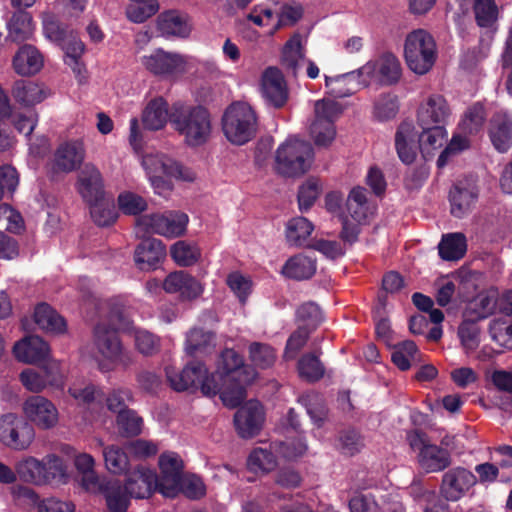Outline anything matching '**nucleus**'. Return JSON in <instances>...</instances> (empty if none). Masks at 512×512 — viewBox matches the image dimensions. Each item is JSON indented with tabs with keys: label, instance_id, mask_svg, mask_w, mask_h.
<instances>
[{
	"label": "nucleus",
	"instance_id": "obj_22",
	"mask_svg": "<svg viewBox=\"0 0 512 512\" xmlns=\"http://www.w3.org/2000/svg\"><path fill=\"white\" fill-rule=\"evenodd\" d=\"M452 116L451 108L442 95H428L419 104L417 122L420 127L445 125Z\"/></svg>",
	"mask_w": 512,
	"mask_h": 512
},
{
	"label": "nucleus",
	"instance_id": "obj_35",
	"mask_svg": "<svg viewBox=\"0 0 512 512\" xmlns=\"http://www.w3.org/2000/svg\"><path fill=\"white\" fill-rule=\"evenodd\" d=\"M170 116L167 101L162 97H156L146 104L141 120L145 129L157 131L166 126Z\"/></svg>",
	"mask_w": 512,
	"mask_h": 512
},
{
	"label": "nucleus",
	"instance_id": "obj_50",
	"mask_svg": "<svg viewBox=\"0 0 512 512\" xmlns=\"http://www.w3.org/2000/svg\"><path fill=\"white\" fill-rule=\"evenodd\" d=\"M466 250V237L462 233L446 234L439 243V255L447 261L461 259L465 255Z\"/></svg>",
	"mask_w": 512,
	"mask_h": 512
},
{
	"label": "nucleus",
	"instance_id": "obj_25",
	"mask_svg": "<svg viewBox=\"0 0 512 512\" xmlns=\"http://www.w3.org/2000/svg\"><path fill=\"white\" fill-rule=\"evenodd\" d=\"M68 392L78 404L87 405L92 410H99L91 414L92 421L106 424V413L104 406L101 405L102 392L96 386L85 380H79L70 385Z\"/></svg>",
	"mask_w": 512,
	"mask_h": 512
},
{
	"label": "nucleus",
	"instance_id": "obj_47",
	"mask_svg": "<svg viewBox=\"0 0 512 512\" xmlns=\"http://www.w3.org/2000/svg\"><path fill=\"white\" fill-rule=\"evenodd\" d=\"M490 138L499 152H507L511 144L510 119L507 113L493 117L490 127Z\"/></svg>",
	"mask_w": 512,
	"mask_h": 512
},
{
	"label": "nucleus",
	"instance_id": "obj_7",
	"mask_svg": "<svg viewBox=\"0 0 512 512\" xmlns=\"http://www.w3.org/2000/svg\"><path fill=\"white\" fill-rule=\"evenodd\" d=\"M403 56L407 67L417 75L428 73L437 58V47L432 35L424 29L409 32L404 40Z\"/></svg>",
	"mask_w": 512,
	"mask_h": 512
},
{
	"label": "nucleus",
	"instance_id": "obj_30",
	"mask_svg": "<svg viewBox=\"0 0 512 512\" xmlns=\"http://www.w3.org/2000/svg\"><path fill=\"white\" fill-rule=\"evenodd\" d=\"M15 357L24 363L34 364L53 361L49 358L50 348L48 344L38 336L26 337L14 345Z\"/></svg>",
	"mask_w": 512,
	"mask_h": 512
},
{
	"label": "nucleus",
	"instance_id": "obj_42",
	"mask_svg": "<svg viewBox=\"0 0 512 512\" xmlns=\"http://www.w3.org/2000/svg\"><path fill=\"white\" fill-rule=\"evenodd\" d=\"M119 328L123 332L128 333L134 340V345L137 351L145 356L156 353L160 346V339L152 334L151 332L136 328L128 321L125 320V324H120Z\"/></svg>",
	"mask_w": 512,
	"mask_h": 512
},
{
	"label": "nucleus",
	"instance_id": "obj_32",
	"mask_svg": "<svg viewBox=\"0 0 512 512\" xmlns=\"http://www.w3.org/2000/svg\"><path fill=\"white\" fill-rule=\"evenodd\" d=\"M59 46L65 52V63L72 69L80 83L85 82L87 78L86 69L84 64L80 61L85 51L84 43L73 31H70L66 39L63 40Z\"/></svg>",
	"mask_w": 512,
	"mask_h": 512
},
{
	"label": "nucleus",
	"instance_id": "obj_34",
	"mask_svg": "<svg viewBox=\"0 0 512 512\" xmlns=\"http://www.w3.org/2000/svg\"><path fill=\"white\" fill-rule=\"evenodd\" d=\"M395 147L400 160L405 164H411L419 149L417 145V132L410 122L402 123L395 136Z\"/></svg>",
	"mask_w": 512,
	"mask_h": 512
},
{
	"label": "nucleus",
	"instance_id": "obj_52",
	"mask_svg": "<svg viewBox=\"0 0 512 512\" xmlns=\"http://www.w3.org/2000/svg\"><path fill=\"white\" fill-rule=\"evenodd\" d=\"M170 255L178 266L189 267L199 261L201 250L195 243L180 240L170 247Z\"/></svg>",
	"mask_w": 512,
	"mask_h": 512
},
{
	"label": "nucleus",
	"instance_id": "obj_4",
	"mask_svg": "<svg viewBox=\"0 0 512 512\" xmlns=\"http://www.w3.org/2000/svg\"><path fill=\"white\" fill-rule=\"evenodd\" d=\"M141 165L158 195H165L172 190V180L192 182L196 178L193 170L160 152L144 154Z\"/></svg>",
	"mask_w": 512,
	"mask_h": 512
},
{
	"label": "nucleus",
	"instance_id": "obj_61",
	"mask_svg": "<svg viewBox=\"0 0 512 512\" xmlns=\"http://www.w3.org/2000/svg\"><path fill=\"white\" fill-rule=\"evenodd\" d=\"M159 9L157 0H136L126 8L127 18L134 23H143Z\"/></svg>",
	"mask_w": 512,
	"mask_h": 512
},
{
	"label": "nucleus",
	"instance_id": "obj_39",
	"mask_svg": "<svg viewBox=\"0 0 512 512\" xmlns=\"http://www.w3.org/2000/svg\"><path fill=\"white\" fill-rule=\"evenodd\" d=\"M12 93L14 99L24 106H34L49 96V90L44 85L32 81H18Z\"/></svg>",
	"mask_w": 512,
	"mask_h": 512
},
{
	"label": "nucleus",
	"instance_id": "obj_24",
	"mask_svg": "<svg viewBox=\"0 0 512 512\" xmlns=\"http://www.w3.org/2000/svg\"><path fill=\"white\" fill-rule=\"evenodd\" d=\"M166 293L178 294L183 300L192 301L202 296L205 285L190 273L179 270L169 273L162 283Z\"/></svg>",
	"mask_w": 512,
	"mask_h": 512
},
{
	"label": "nucleus",
	"instance_id": "obj_20",
	"mask_svg": "<svg viewBox=\"0 0 512 512\" xmlns=\"http://www.w3.org/2000/svg\"><path fill=\"white\" fill-rule=\"evenodd\" d=\"M20 381L29 391L39 393L47 387L62 389L64 386V374L60 369V363L49 361L42 372L28 368L21 372Z\"/></svg>",
	"mask_w": 512,
	"mask_h": 512
},
{
	"label": "nucleus",
	"instance_id": "obj_28",
	"mask_svg": "<svg viewBox=\"0 0 512 512\" xmlns=\"http://www.w3.org/2000/svg\"><path fill=\"white\" fill-rule=\"evenodd\" d=\"M508 302H511L509 293L499 297L495 290L483 292L467 304L463 317L481 320L488 317L494 311L496 313L499 312Z\"/></svg>",
	"mask_w": 512,
	"mask_h": 512
},
{
	"label": "nucleus",
	"instance_id": "obj_14",
	"mask_svg": "<svg viewBox=\"0 0 512 512\" xmlns=\"http://www.w3.org/2000/svg\"><path fill=\"white\" fill-rule=\"evenodd\" d=\"M35 428L22 416L7 413L0 417V442L14 451L27 450L35 440Z\"/></svg>",
	"mask_w": 512,
	"mask_h": 512
},
{
	"label": "nucleus",
	"instance_id": "obj_27",
	"mask_svg": "<svg viewBox=\"0 0 512 512\" xmlns=\"http://www.w3.org/2000/svg\"><path fill=\"white\" fill-rule=\"evenodd\" d=\"M477 482L476 476L469 470L457 467L443 475L441 484L442 495L450 501L463 497Z\"/></svg>",
	"mask_w": 512,
	"mask_h": 512
},
{
	"label": "nucleus",
	"instance_id": "obj_44",
	"mask_svg": "<svg viewBox=\"0 0 512 512\" xmlns=\"http://www.w3.org/2000/svg\"><path fill=\"white\" fill-rule=\"evenodd\" d=\"M15 469L25 482L34 484L47 482V468L44 460L40 461L32 456L25 457L16 464Z\"/></svg>",
	"mask_w": 512,
	"mask_h": 512
},
{
	"label": "nucleus",
	"instance_id": "obj_12",
	"mask_svg": "<svg viewBox=\"0 0 512 512\" xmlns=\"http://www.w3.org/2000/svg\"><path fill=\"white\" fill-rule=\"evenodd\" d=\"M188 216L179 211L153 213L139 217L136 221L138 233L158 234L167 238L183 235L188 224Z\"/></svg>",
	"mask_w": 512,
	"mask_h": 512
},
{
	"label": "nucleus",
	"instance_id": "obj_40",
	"mask_svg": "<svg viewBox=\"0 0 512 512\" xmlns=\"http://www.w3.org/2000/svg\"><path fill=\"white\" fill-rule=\"evenodd\" d=\"M315 272L316 261L302 253L290 257L281 269L283 276L294 280L309 279Z\"/></svg>",
	"mask_w": 512,
	"mask_h": 512
},
{
	"label": "nucleus",
	"instance_id": "obj_10",
	"mask_svg": "<svg viewBox=\"0 0 512 512\" xmlns=\"http://www.w3.org/2000/svg\"><path fill=\"white\" fill-rule=\"evenodd\" d=\"M166 376L171 387L176 391L199 388L206 396H215L220 391V385L215 376L208 374L206 367L199 362L188 364L181 372L174 368H166Z\"/></svg>",
	"mask_w": 512,
	"mask_h": 512
},
{
	"label": "nucleus",
	"instance_id": "obj_1",
	"mask_svg": "<svg viewBox=\"0 0 512 512\" xmlns=\"http://www.w3.org/2000/svg\"><path fill=\"white\" fill-rule=\"evenodd\" d=\"M215 381L220 385V398L229 408L238 406L246 397L245 386L253 382L257 372L245 365L233 349H225L217 360Z\"/></svg>",
	"mask_w": 512,
	"mask_h": 512
},
{
	"label": "nucleus",
	"instance_id": "obj_56",
	"mask_svg": "<svg viewBox=\"0 0 512 512\" xmlns=\"http://www.w3.org/2000/svg\"><path fill=\"white\" fill-rule=\"evenodd\" d=\"M277 460L270 449L255 448L247 459V467L253 473H267L275 469Z\"/></svg>",
	"mask_w": 512,
	"mask_h": 512
},
{
	"label": "nucleus",
	"instance_id": "obj_26",
	"mask_svg": "<svg viewBox=\"0 0 512 512\" xmlns=\"http://www.w3.org/2000/svg\"><path fill=\"white\" fill-rule=\"evenodd\" d=\"M264 411L258 401H249L242 406L234 416V425L242 438H252L262 429Z\"/></svg>",
	"mask_w": 512,
	"mask_h": 512
},
{
	"label": "nucleus",
	"instance_id": "obj_59",
	"mask_svg": "<svg viewBox=\"0 0 512 512\" xmlns=\"http://www.w3.org/2000/svg\"><path fill=\"white\" fill-rule=\"evenodd\" d=\"M476 319L464 317L458 329V336L465 352H473L480 343V328Z\"/></svg>",
	"mask_w": 512,
	"mask_h": 512
},
{
	"label": "nucleus",
	"instance_id": "obj_8",
	"mask_svg": "<svg viewBox=\"0 0 512 512\" xmlns=\"http://www.w3.org/2000/svg\"><path fill=\"white\" fill-rule=\"evenodd\" d=\"M222 130L227 140L235 145H244L256 134L257 116L246 102H235L225 111Z\"/></svg>",
	"mask_w": 512,
	"mask_h": 512
},
{
	"label": "nucleus",
	"instance_id": "obj_63",
	"mask_svg": "<svg viewBox=\"0 0 512 512\" xmlns=\"http://www.w3.org/2000/svg\"><path fill=\"white\" fill-rule=\"evenodd\" d=\"M103 457L105 466L111 473L120 474L128 468V457L118 446L109 445L104 447Z\"/></svg>",
	"mask_w": 512,
	"mask_h": 512
},
{
	"label": "nucleus",
	"instance_id": "obj_45",
	"mask_svg": "<svg viewBox=\"0 0 512 512\" xmlns=\"http://www.w3.org/2000/svg\"><path fill=\"white\" fill-rule=\"evenodd\" d=\"M34 320L40 329L47 332L62 333L66 329L64 319L46 303H40L35 307Z\"/></svg>",
	"mask_w": 512,
	"mask_h": 512
},
{
	"label": "nucleus",
	"instance_id": "obj_16",
	"mask_svg": "<svg viewBox=\"0 0 512 512\" xmlns=\"http://www.w3.org/2000/svg\"><path fill=\"white\" fill-rule=\"evenodd\" d=\"M407 441L411 449L417 452L418 463L424 471L438 472L449 465V453L431 444L425 434L411 431L407 434Z\"/></svg>",
	"mask_w": 512,
	"mask_h": 512
},
{
	"label": "nucleus",
	"instance_id": "obj_58",
	"mask_svg": "<svg viewBox=\"0 0 512 512\" xmlns=\"http://www.w3.org/2000/svg\"><path fill=\"white\" fill-rule=\"evenodd\" d=\"M391 359L399 369L407 370L413 362L420 360V353L415 343L407 340L394 346Z\"/></svg>",
	"mask_w": 512,
	"mask_h": 512
},
{
	"label": "nucleus",
	"instance_id": "obj_13",
	"mask_svg": "<svg viewBox=\"0 0 512 512\" xmlns=\"http://www.w3.org/2000/svg\"><path fill=\"white\" fill-rule=\"evenodd\" d=\"M359 74L365 87L371 84L393 85L399 82L402 67L396 55L386 52L361 66Z\"/></svg>",
	"mask_w": 512,
	"mask_h": 512
},
{
	"label": "nucleus",
	"instance_id": "obj_64",
	"mask_svg": "<svg viewBox=\"0 0 512 512\" xmlns=\"http://www.w3.org/2000/svg\"><path fill=\"white\" fill-rule=\"evenodd\" d=\"M398 108V100L395 95L383 94L374 102L373 116L379 121H387L396 116Z\"/></svg>",
	"mask_w": 512,
	"mask_h": 512
},
{
	"label": "nucleus",
	"instance_id": "obj_54",
	"mask_svg": "<svg viewBox=\"0 0 512 512\" xmlns=\"http://www.w3.org/2000/svg\"><path fill=\"white\" fill-rule=\"evenodd\" d=\"M88 204L90 215L98 226H108L116 221L118 214L111 199L102 196Z\"/></svg>",
	"mask_w": 512,
	"mask_h": 512
},
{
	"label": "nucleus",
	"instance_id": "obj_11",
	"mask_svg": "<svg viewBox=\"0 0 512 512\" xmlns=\"http://www.w3.org/2000/svg\"><path fill=\"white\" fill-rule=\"evenodd\" d=\"M140 63L147 72L156 77L176 79L189 70L191 58L178 52L156 48L143 55Z\"/></svg>",
	"mask_w": 512,
	"mask_h": 512
},
{
	"label": "nucleus",
	"instance_id": "obj_55",
	"mask_svg": "<svg viewBox=\"0 0 512 512\" xmlns=\"http://www.w3.org/2000/svg\"><path fill=\"white\" fill-rule=\"evenodd\" d=\"M248 357L252 369H267L275 363L276 352L266 343L253 342L248 347Z\"/></svg>",
	"mask_w": 512,
	"mask_h": 512
},
{
	"label": "nucleus",
	"instance_id": "obj_33",
	"mask_svg": "<svg viewBox=\"0 0 512 512\" xmlns=\"http://www.w3.org/2000/svg\"><path fill=\"white\" fill-rule=\"evenodd\" d=\"M490 334L500 347L509 349L512 343V302L496 313L490 323Z\"/></svg>",
	"mask_w": 512,
	"mask_h": 512
},
{
	"label": "nucleus",
	"instance_id": "obj_23",
	"mask_svg": "<svg viewBox=\"0 0 512 512\" xmlns=\"http://www.w3.org/2000/svg\"><path fill=\"white\" fill-rule=\"evenodd\" d=\"M190 16L182 11L170 9L161 12L156 19V30L165 39H183L192 31Z\"/></svg>",
	"mask_w": 512,
	"mask_h": 512
},
{
	"label": "nucleus",
	"instance_id": "obj_53",
	"mask_svg": "<svg viewBox=\"0 0 512 512\" xmlns=\"http://www.w3.org/2000/svg\"><path fill=\"white\" fill-rule=\"evenodd\" d=\"M477 196L474 188L455 186L450 192L451 213L458 218L464 216L471 210Z\"/></svg>",
	"mask_w": 512,
	"mask_h": 512
},
{
	"label": "nucleus",
	"instance_id": "obj_60",
	"mask_svg": "<svg viewBox=\"0 0 512 512\" xmlns=\"http://www.w3.org/2000/svg\"><path fill=\"white\" fill-rule=\"evenodd\" d=\"M343 112V107L340 103L329 98H324L315 102L314 105V120L322 123H332L340 117Z\"/></svg>",
	"mask_w": 512,
	"mask_h": 512
},
{
	"label": "nucleus",
	"instance_id": "obj_41",
	"mask_svg": "<svg viewBox=\"0 0 512 512\" xmlns=\"http://www.w3.org/2000/svg\"><path fill=\"white\" fill-rule=\"evenodd\" d=\"M281 61L294 75L297 74L305 61V42L299 33L293 34L283 46Z\"/></svg>",
	"mask_w": 512,
	"mask_h": 512
},
{
	"label": "nucleus",
	"instance_id": "obj_15",
	"mask_svg": "<svg viewBox=\"0 0 512 512\" xmlns=\"http://www.w3.org/2000/svg\"><path fill=\"white\" fill-rule=\"evenodd\" d=\"M259 94L266 106L281 109L289 101L290 91L283 72L276 66L265 68L259 78Z\"/></svg>",
	"mask_w": 512,
	"mask_h": 512
},
{
	"label": "nucleus",
	"instance_id": "obj_57",
	"mask_svg": "<svg viewBox=\"0 0 512 512\" xmlns=\"http://www.w3.org/2000/svg\"><path fill=\"white\" fill-rule=\"evenodd\" d=\"M323 190V184L317 177L307 178L299 187L298 204L301 211L309 210Z\"/></svg>",
	"mask_w": 512,
	"mask_h": 512
},
{
	"label": "nucleus",
	"instance_id": "obj_19",
	"mask_svg": "<svg viewBox=\"0 0 512 512\" xmlns=\"http://www.w3.org/2000/svg\"><path fill=\"white\" fill-rule=\"evenodd\" d=\"M85 146L82 140L74 139L61 143L49 163L53 174L71 173L78 169L85 159Z\"/></svg>",
	"mask_w": 512,
	"mask_h": 512
},
{
	"label": "nucleus",
	"instance_id": "obj_2",
	"mask_svg": "<svg viewBox=\"0 0 512 512\" xmlns=\"http://www.w3.org/2000/svg\"><path fill=\"white\" fill-rule=\"evenodd\" d=\"M158 490L157 475L146 467H138L127 477L123 486L119 480L105 482L103 494L110 512H126L130 498H147Z\"/></svg>",
	"mask_w": 512,
	"mask_h": 512
},
{
	"label": "nucleus",
	"instance_id": "obj_3",
	"mask_svg": "<svg viewBox=\"0 0 512 512\" xmlns=\"http://www.w3.org/2000/svg\"><path fill=\"white\" fill-rule=\"evenodd\" d=\"M120 324H125L122 316H118L117 323L112 328L104 324L96 326L93 340V358L98 368L103 372L115 370L118 367L128 368L133 360L132 355L127 351L117 335Z\"/></svg>",
	"mask_w": 512,
	"mask_h": 512
},
{
	"label": "nucleus",
	"instance_id": "obj_51",
	"mask_svg": "<svg viewBox=\"0 0 512 512\" xmlns=\"http://www.w3.org/2000/svg\"><path fill=\"white\" fill-rule=\"evenodd\" d=\"M215 347V335L210 331L192 329L186 339L185 349L190 355L207 354Z\"/></svg>",
	"mask_w": 512,
	"mask_h": 512
},
{
	"label": "nucleus",
	"instance_id": "obj_9",
	"mask_svg": "<svg viewBox=\"0 0 512 512\" xmlns=\"http://www.w3.org/2000/svg\"><path fill=\"white\" fill-rule=\"evenodd\" d=\"M375 207L368 200L365 188L357 186L350 190L346 200V212L340 215L342 238L352 242L358 235V226L366 223L374 214Z\"/></svg>",
	"mask_w": 512,
	"mask_h": 512
},
{
	"label": "nucleus",
	"instance_id": "obj_6",
	"mask_svg": "<svg viewBox=\"0 0 512 512\" xmlns=\"http://www.w3.org/2000/svg\"><path fill=\"white\" fill-rule=\"evenodd\" d=\"M314 163L311 144L297 137H289L275 153V169L286 177H299L307 173Z\"/></svg>",
	"mask_w": 512,
	"mask_h": 512
},
{
	"label": "nucleus",
	"instance_id": "obj_37",
	"mask_svg": "<svg viewBox=\"0 0 512 512\" xmlns=\"http://www.w3.org/2000/svg\"><path fill=\"white\" fill-rule=\"evenodd\" d=\"M325 85L327 93L336 98L348 97L363 86L359 69L334 77L325 76Z\"/></svg>",
	"mask_w": 512,
	"mask_h": 512
},
{
	"label": "nucleus",
	"instance_id": "obj_62",
	"mask_svg": "<svg viewBox=\"0 0 512 512\" xmlns=\"http://www.w3.org/2000/svg\"><path fill=\"white\" fill-rule=\"evenodd\" d=\"M486 119V112L482 104L476 103L469 107L465 112L459 129L463 133H477L483 126Z\"/></svg>",
	"mask_w": 512,
	"mask_h": 512
},
{
	"label": "nucleus",
	"instance_id": "obj_48",
	"mask_svg": "<svg viewBox=\"0 0 512 512\" xmlns=\"http://www.w3.org/2000/svg\"><path fill=\"white\" fill-rule=\"evenodd\" d=\"M274 12L275 23L271 35L281 28L294 26L303 16L302 6L294 1L276 4Z\"/></svg>",
	"mask_w": 512,
	"mask_h": 512
},
{
	"label": "nucleus",
	"instance_id": "obj_21",
	"mask_svg": "<svg viewBox=\"0 0 512 512\" xmlns=\"http://www.w3.org/2000/svg\"><path fill=\"white\" fill-rule=\"evenodd\" d=\"M512 466V448L504 446L496 449L491 455V461L478 464L475 471L480 483H492L497 479L508 481Z\"/></svg>",
	"mask_w": 512,
	"mask_h": 512
},
{
	"label": "nucleus",
	"instance_id": "obj_29",
	"mask_svg": "<svg viewBox=\"0 0 512 512\" xmlns=\"http://www.w3.org/2000/svg\"><path fill=\"white\" fill-rule=\"evenodd\" d=\"M166 254V247L161 240L149 238L136 247L134 261L141 271H153L161 265Z\"/></svg>",
	"mask_w": 512,
	"mask_h": 512
},
{
	"label": "nucleus",
	"instance_id": "obj_46",
	"mask_svg": "<svg viewBox=\"0 0 512 512\" xmlns=\"http://www.w3.org/2000/svg\"><path fill=\"white\" fill-rule=\"evenodd\" d=\"M313 230L314 225L308 219L298 216L286 223L285 237L289 245L301 247L309 239Z\"/></svg>",
	"mask_w": 512,
	"mask_h": 512
},
{
	"label": "nucleus",
	"instance_id": "obj_38",
	"mask_svg": "<svg viewBox=\"0 0 512 512\" xmlns=\"http://www.w3.org/2000/svg\"><path fill=\"white\" fill-rule=\"evenodd\" d=\"M422 133L417 134L419 150L426 158L434 155L436 151L447 142L448 132L443 125L421 127Z\"/></svg>",
	"mask_w": 512,
	"mask_h": 512
},
{
	"label": "nucleus",
	"instance_id": "obj_31",
	"mask_svg": "<svg viewBox=\"0 0 512 512\" xmlns=\"http://www.w3.org/2000/svg\"><path fill=\"white\" fill-rule=\"evenodd\" d=\"M77 189L87 203L105 196L102 175L95 165L86 164L83 167L78 175Z\"/></svg>",
	"mask_w": 512,
	"mask_h": 512
},
{
	"label": "nucleus",
	"instance_id": "obj_49",
	"mask_svg": "<svg viewBox=\"0 0 512 512\" xmlns=\"http://www.w3.org/2000/svg\"><path fill=\"white\" fill-rule=\"evenodd\" d=\"M9 37L15 42L30 39L35 31V24L30 13L18 11L8 23Z\"/></svg>",
	"mask_w": 512,
	"mask_h": 512
},
{
	"label": "nucleus",
	"instance_id": "obj_5",
	"mask_svg": "<svg viewBox=\"0 0 512 512\" xmlns=\"http://www.w3.org/2000/svg\"><path fill=\"white\" fill-rule=\"evenodd\" d=\"M170 123L189 146L202 145L211 135V117L207 109L202 106L174 104Z\"/></svg>",
	"mask_w": 512,
	"mask_h": 512
},
{
	"label": "nucleus",
	"instance_id": "obj_18",
	"mask_svg": "<svg viewBox=\"0 0 512 512\" xmlns=\"http://www.w3.org/2000/svg\"><path fill=\"white\" fill-rule=\"evenodd\" d=\"M160 476L157 477L158 491L165 497L174 498L180 493L183 461L175 452H165L159 457Z\"/></svg>",
	"mask_w": 512,
	"mask_h": 512
},
{
	"label": "nucleus",
	"instance_id": "obj_17",
	"mask_svg": "<svg viewBox=\"0 0 512 512\" xmlns=\"http://www.w3.org/2000/svg\"><path fill=\"white\" fill-rule=\"evenodd\" d=\"M24 419L40 430L54 429L60 420L56 405L40 395L28 397L22 404Z\"/></svg>",
	"mask_w": 512,
	"mask_h": 512
},
{
	"label": "nucleus",
	"instance_id": "obj_36",
	"mask_svg": "<svg viewBox=\"0 0 512 512\" xmlns=\"http://www.w3.org/2000/svg\"><path fill=\"white\" fill-rule=\"evenodd\" d=\"M43 65V55L32 45L20 47L13 58V68L17 74L22 76L35 75Z\"/></svg>",
	"mask_w": 512,
	"mask_h": 512
},
{
	"label": "nucleus",
	"instance_id": "obj_43",
	"mask_svg": "<svg viewBox=\"0 0 512 512\" xmlns=\"http://www.w3.org/2000/svg\"><path fill=\"white\" fill-rule=\"evenodd\" d=\"M74 464L77 471L82 475V486L89 492L101 491L103 493L105 483H99L94 471V458L88 453H79L75 455Z\"/></svg>",
	"mask_w": 512,
	"mask_h": 512
}]
</instances>
